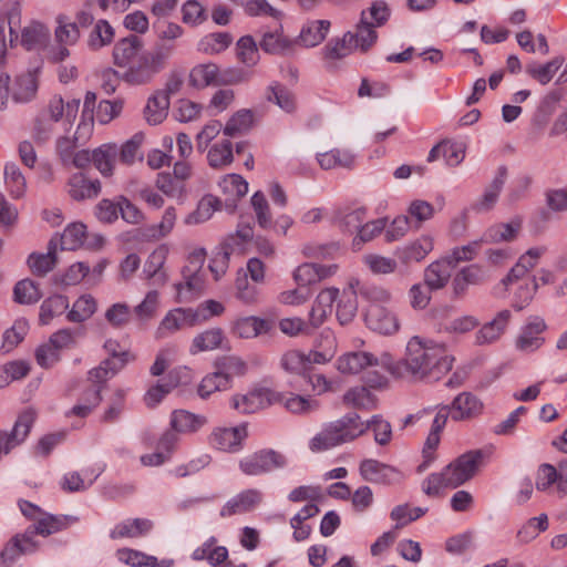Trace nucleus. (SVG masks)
<instances>
[{
	"label": "nucleus",
	"mask_w": 567,
	"mask_h": 567,
	"mask_svg": "<svg viewBox=\"0 0 567 567\" xmlns=\"http://www.w3.org/2000/svg\"><path fill=\"white\" fill-rule=\"evenodd\" d=\"M367 430L374 434V441L379 445H388L392 439V427L390 422L381 415H373L367 423L360 421V416L354 413H348L339 420L329 423L320 433L310 441L312 452H321L342 443L353 441L362 435Z\"/></svg>",
	"instance_id": "obj_1"
},
{
	"label": "nucleus",
	"mask_w": 567,
	"mask_h": 567,
	"mask_svg": "<svg viewBox=\"0 0 567 567\" xmlns=\"http://www.w3.org/2000/svg\"><path fill=\"white\" fill-rule=\"evenodd\" d=\"M453 361L443 344L413 337L408 342L402 365L416 380L436 381L452 369Z\"/></svg>",
	"instance_id": "obj_2"
},
{
	"label": "nucleus",
	"mask_w": 567,
	"mask_h": 567,
	"mask_svg": "<svg viewBox=\"0 0 567 567\" xmlns=\"http://www.w3.org/2000/svg\"><path fill=\"white\" fill-rule=\"evenodd\" d=\"M481 450L470 451L446 465L440 473L430 474L422 482V491L427 496H436L443 488H456L470 481L483 463Z\"/></svg>",
	"instance_id": "obj_3"
},
{
	"label": "nucleus",
	"mask_w": 567,
	"mask_h": 567,
	"mask_svg": "<svg viewBox=\"0 0 567 567\" xmlns=\"http://www.w3.org/2000/svg\"><path fill=\"white\" fill-rule=\"evenodd\" d=\"M174 52V43L156 42L151 50L138 58L136 63L127 68L123 75L124 81L132 85L150 83L156 74L166 69Z\"/></svg>",
	"instance_id": "obj_4"
},
{
	"label": "nucleus",
	"mask_w": 567,
	"mask_h": 567,
	"mask_svg": "<svg viewBox=\"0 0 567 567\" xmlns=\"http://www.w3.org/2000/svg\"><path fill=\"white\" fill-rule=\"evenodd\" d=\"M206 252L203 248L189 254L187 264L182 269L183 281L175 284L177 299L179 302L188 301L204 290L205 274L203 266Z\"/></svg>",
	"instance_id": "obj_5"
},
{
	"label": "nucleus",
	"mask_w": 567,
	"mask_h": 567,
	"mask_svg": "<svg viewBox=\"0 0 567 567\" xmlns=\"http://www.w3.org/2000/svg\"><path fill=\"white\" fill-rule=\"evenodd\" d=\"M56 28L54 30L55 45L48 51V60L52 63H61L66 60L71 52L69 47L75 45L81 33L75 22L70 21L65 16L56 18Z\"/></svg>",
	"instance_id": "obj_6"
},
{
	"label": "nucleus",
	"mask_w": 567,
	"mask_h": 567,
	"mask_svg": "<svg viewBox=\"0 0 567 567\" xmlns=\"http://www.w3.org/2000/svg\"><path fill=\"white\" fill-rule=\"evenodd\" d=\"M286 465V457L275 450H260L239 461V468L248 476H258Z\"/></svg>",
	"instance_id": "obj_7"
},
{
	"label": "nucleus",
	"mask_w": 567,
	"mask_h": 567,
	"mask_svg": "<svg viewBox=\"0 0 567 567\" xmlns=\"http://www.w3.org/2000/svg\"><path fill=\"white\" fill-rule=\"evenodd\" d=\"M280 393L267 388L255 389L246 394H237L231 399V406L243 414L256 413L278 401H281Z\"/></svg>",
	"instance_id": "obj_8"
},
{
	"label": "nucleus",
	"mask_w": 567,
	"mask_h": 567,
	"mask_svg": "<svg viewBox=\"0 0 567 567\" xmlns=\"http://www.w3.org/2000/svg\"><path fill=\"white\" fill-rule=\"evenodd\" d=\"M364 321L369 329L380 334L391 336L399 331L398 316L384 305L370 302L364 313Z\"/></svg>",
	"instance_id": "obj_9"
},
{
	"label": "nucleus",
	"mask_w": 567,
	"mask_h": 567,
	"mask_svg": "<svg viewBox=\"0 0 567 567\" xmlns=\"http://www.w3.org/2000/svg\"><path fill=\"white\" fill-rule=\"evenodd\" d=\"M35 420V413L31 410L22 412L10 432L0 430V456L9 454L13 449L22 444L28 437Z\"/></svg>",
	"instance_id": "obj_10"
},
{
	"label": "nucleus",
	"mask_w": 567,
	"mask_h": 567,
	"mask_svg": "<svg viewBox=\"0 0 567 567\" xmlns=\"http://www.w3.org/2000/svg\"><path fill=\"white\" fill-rule=\"evenodd\" d=\"M546 329L547 324L543 317L529 316L516 339V348L525 352H533L539 349L545 342L542 334Z\"/></svg>",
	"instance_id": "obj_11"
},
{
	"label": "nucleus",
	"mask_w": 567,
	"mask_h": 567,
	"mask_svg": "<svg viewBox=\"0 0 567 567\" xmlns=\"http://www.w3.org/2000/svg\"><path fill=\"white\" fill-rule=\"evenodd\" d=\"M264 499L262 492L257 488H248L228 499L220 508L221 517L243 515L257 508Z\"/></svg>",
	"instance_id": "obj_12"
},
{
	"label": "nucleus",
	"mask_w": 567,
	"mask_h": 567,
	"mask_svg": "<svg viewBox=\"0 0 567 567\" xmlns=\"http://www.w3.org/2000/svg\"><path fill=\"white\" fill-rule=\"evenodd\" d=\"M359 470L362 478L370 483L390 485L402 480L400 471L377 460L362 461Z\"/></svg>",
	"instance_id": "obj_13"
},
{
	"label": "nucleus",
	"mask_w": 567,
	"mask_h": 567,
	"mask_svg": "<svg viewBox=\"0 0 567 567\" xmlns=\"http://www.w3.org/2000/svg\"><path fill=\"white\" fill-rule=\"evenodd\" d=\"M247 436L246 425L215 429L209 436V444L224 452H237Z\"/></svg>",
	"instance_id": "obj_14"
},
{
	"label": "nucleus",
	"mask_w": 567,
	"mask_h": 567,
	"mask_svg": "<svg viewBox=\"0 0 567 567\" xmlns=\"http://www.w3.org/2000/svg\"><path fill=\"white\" fill-rule=\"evenodd\" d=\"M37 548L38 544L33 540L30 529L16 535L0 553V567H9L19 556L32 554Z\"/></svg>",
	"instance_id": "obj_15"
},
{
	"label": "nucleus",
	"mask_w": 567,
	"mask_h": 567,
	"mask_svg": "<svg viewBox=\"0 0 567 567\" xmlns=\"http://www.w3.org/2000/svg\"><path fill=\"white\" fill-rule=\"evenodd\" d=\"M262 95L266 102L278 106L287 114H292L297 110L296 94L279 81H271Z\"/></svg>",
	"instance_id": "obj_16"
},
{
	"label": "nucleus",
	"mask_w": 567,
	"mask_h": 567,
	"mask_svg": "<svg viewBox=\"0 0 567 567\" xmlns=\"http://www.w3.org/2000/svg\"><path fill=\"white\" fill-rule=\"evenodd\" d=\"M512 312L508 309L501 310L493 320L485 323L475 334V343L478 346L491 344L497 341L505 332Z\"/></svg>",
	"instance_id": "obj_17"
},
{
	"label": "nucleus",
	"mask_w": 567,
	"mask_h": 567,
	"mask_svg": "<svg viewBox=\"0 0 567 567\" xmlns=\"http://www.w3.org/2000/svg\"><path fill=\"white\" fill-rule=\"evenodd\" d=\"M203 317L198 311L193 309L177 308L171 310L162 320L158 328V334L162 337L165 331L175 332L185 327H193L199 323V318Z\"/></svg>",
	"instance_id": "obj_18"
},
{
	"label": "nucleus",
	"mask_w": 567,
	"mask_h": 567,
	"mask_svg": "<svg viewBox=\"0 0 567 567\" xmlns=\"http://www.w3.org/2000/svg\"><path fill=\"white\" fill-rule=\"evenodd\" d=\"M507 177V169L504 166L498 167L493 181L486 186L481 197L473 204L472 208L476 213L489 212L498 200L499 194L504 187Z\"/></svg>",
	"instance_id": "obj_19"
},
{
	"label": "nucleus",
	"mask_w": 567,
	"mask_h": 567,
	"mask_svg": "<svg viewBox=\"0 0 567 567\" xmlns=\"http://www.w3.org/2000/svg\"><path fill=\"white\" fill-rule=\"evenodd\" d=\"M433 238L424 235L395 250V257L403 264L420 262L433 250Z\"/></svg>",
	"instance_id": "obj_20"
},
{
	"label": "nucleus",
	"mask_w": 567,
	"mask_h": 567,
	"mask_svg": "<svg viewBox=\"0 0 567 567\" xmlns=\"http://www.w3.org/2000/svg\"><path fill=\"white\" fill-rule=\"evenodd\" d=\"M378 364V358L364 351L348 352L337 360V369L343 374H357L368 367H375Z\"/></svg>",
	"instance_id": "obj_21"
},
{
	"label": "nucleus",
	"mask_w": 567,
	"mask_h": 567,
	"mask_svg": "<svg viewBox=\"0 0 567 567\" xmlns=\"http://www.w3.org/2000/svg\"><path fill=\"white\" fill-rule=\"evenodd\" d=\"M338 296L337 288H326L319 292L309 313V322L313 328L320 327L326 321L332 312V306Z\"/></svg>",
	"instance_id": "obj_22"
},
{
	"label": "nucleus",
	"mask_w": 567,
	"mask_h": 567,
	"mask_svg": "<svg viewBox=\"0 0 567 567\" xmlns=\"http://www.w3.org/2000/svg\"><path fill=\"white\" fill-rule=\"evenodd\" d=\"M337 265L322 266L318 264L306 262L300 265L293 272V279L300 287L317 284L333 275Z\"/></svg>",
	"instance_id": "obj_23"
},
{
	"label": "nucleus",
	"mask_w": 567,
	"mask_h": 567,
	"mask_svg": "<svg viewBox=\"0 0 567 567\" xmlns=\"http://www.w3.org/2000/svg\"><path fill=\"white\" fill-rule=\"evenodd\" d=\"M68 193L74 200L91 199L101 193V183L99 179L91 181L82 173H76L68 182Z\"/></svg>",
	"instance_id": "obj_24"
},
{
	"label": "nucleus",
	"mask_w": 567,
	"mask_h": 567,
	"mask_svg": "<svg viewBox=\"0 0 567 567\" xmlns=\"http://www.w3.org/2000/svg\"><path fill=\"white\" fill-rule=\"evenodd\" d=\"M487 279V274L477 264H472L462 268L454 277L452 286L456 297L465 295L467 287L471 285H481Z\"/></svg>",
	"instance_id": "obj_25"
},
{
	"label": "nucleus",
	"mask_w": 567,
	"mask_h": 567,
	"mask_svg": "<svg viewBox=\"0 0 567 567\" xmlns=\"http://www.w3.org/2000/svg\"><path fill=\"white\" fill-rule=\"evenodd\" d=\"M454 267L446 257L430 264L424 270V282L430 290L444 288L452 275Z\"/></svg>",
	"instance_id": "obj_26"
},
{
	"label": "nucleus",
	"mask_w": 567,
	"mask_h": 567,
	"mask_svg": "<svg viewBox=\"0 0 567 567\" xmlns=\"http://www.w3.org/2000/svg\"><path fill=\"white\" fill-rule=\"evenodd\" d=\"M168 255V247L159 245L148 256L144 265V274L147 279H152L156 285H164L167 281V275L163 269Z\"/></svg>",
	"instance_id": "obj_27"
},
{
	"label": "nucleus",
	"mask_w": 567,
	"mask_h": 567,
	"mask_svg": "<svg viewBox=\"0 0 567 567\" xmlns=\"http://www.w3.org/2000/svg\"><path fill=\"white\" fill-rule=\"evenodd\" d=\"M449 406L454 421L472 419L481 412L482 408L477 398L470 392L460 393Z\"/></svg>",
	"instance_id": "obj_28"
},
{
	"label": "nucleus",
	"mask_w": 567,
	"mask_h": 567,
	"mask_svg": "<svg viewBox=\"0 0 567 567\" xmlns=\"http://www.w3.org/2000/svg\"><path fill=\"white\" fill-rule=\"evenodd\" d=\"M142 48L143 40L137 35L131 34L118 40L113 48L114 63L120 68L130 65Z\"/></svg>",
	"instance_id": "obj_29"
},
{
	"label": "nucleus",
	"mask_w": 567,
	"mask_h": 567,
	"mask_svg": "<svg viewBox=\"0 0 567 567\" xmlns=\"http://www.w3.org/2000/svg\"><path fill=\"white\" fill-rule=\"evenodd\" d=\"M330 25L329 20H310L302 25L299 37L295 41L306 48H313L326 39Z\"/></svg>",
	"instance_id": "obj_30"
},
{
	"label": "nucleus",
	"mask_w": 567,
	"mask_h": 567,
	"mask_svg": "<svg viewBox=\"0 0 567 567\" xmlns=\"http://www.w3.org/2000/svg\"><path fill=\"white\" fill-rule=\"evenodd\" d=\"M206 422L207 420L203 415L186 410H175L172 412L169 424L176 433L187 434L198 431Z\"/></svg>",
	"instance_id": "obj_31"
},
{
	"label": "nucleus",
	"mask_w": 567,
	"mask_h": 567,
	"mask_svg": "<svg viewBox=\"0 0 567 567\" xmlns=\"http://www.w3.org/2000/svg\"><path fill=\"white\" fill-rule=\"evenodd\" d=\"M50 40L49 29L40 22H31L21 31V44L28 51L41 50Z\"/></svg>",
	"instance_id": "obj_32"
},
{
	"label": "nucleus",
	"mask_w": 567,
	"mask_h": 567,
	"mask_svg": "<svg viewBox=\"0 0 567 567\" xmlns=\"http://www.w3.org/2000/svg\"><path fill=\"white\" fill-rule=\"evenodd\" d=\"M153 528V523L145 518L126 519L118 523L110 533L112 539L136 538L147 534Z\"/></svg>",
	"instance_id": "obj_33"
},
{
	"label": "nucleus",
	"mask_w": 567,
	"mask_h": 567,
	"mask_svg": "<svg viewBox=\"0 0 567 567\" xmlns=\"http://www.w3.org/2000/svg\"><path fill=\"white\" fill-rule=\"evenodd\" d=\"M254 125L255 112L250 109H241L228 118L223 132L228 137H235L248 133Z\"/></svg>",
	"instance_id": "obj_34"
},
{
	"label": "nucleus",
	"mask_w": 567,
	"mask_h": 567,
	"mask_svg": "<svg viewBox=\"0 0 567 567\" xmlns=\"http://www.w3.org/2000/svg\"><path fill=\"white\" fill-rule=\"evenodd\" d=\"M116 557L120 561L132 567H171L172 560H157L154 556H148L142 551L122 548L116 551Z\"/></svg>",
	"instance_id": "obj_35"
},
{
	"label": "nucleus",
	"mask_w": 567,
	"mask_h": 567,
	"mask_svg": "<svg viewBox=\"0 0 567 567\" xmlns=\"http://www.w3.org/2000/svg\"><path fill=\"white\" fill-rule=\"evenodd\" d=\"M522 229V219L516 217L509 223H498L491 226L484 234V240L488 243L513 241Z\"/></svg>",
	"instance_id": "obj_36"
},
{
	"label": "nucleus",
	"mask_w": 567,
	"mask_h": 567,
	"mask_svg": "<svg viewBox=\"0 0 567 567\" xmlns=\"http://www.w3.org/2000/svg\"><path fill=\"white\" fill-rule=\"evenodd\" d=\"M336 316L341 326L349 324L358 312V296L353 289H344L339 291L337 298Z\"/></svg>",
	"instance_id": "obj_37"
},
{
	"label": "nucleus",
	"mask_w": 567,
	"mask_h": 567,
	"mask_svg": "<svg viewBox=\"0 0 567 567\" xmlns=\"http://www.w3.org/2000/svg\"><path fill=\"white\" fill-rule=\"evenodd\" d=\"M259 44L267 53L286 54L292 50L296 41L285 37L281 27H279L274 31L265 32Z\"/></svg>",
	"instance_id": "obj_38"
},
{
	"label": "nucleus",
	"mask_w": 567,
	"mask_h": 567,
	"mask_svg": "<svg viewBox=\"0 0 567 567\" xmlns=\"http://www.w3.org/2000/svg\"><path fill=\"white\" fill-rule=\"evenodd\" d=\"M56 244L49 241L48 251L45 254L32 252L29 255L27 264L31 271L37 276H45L56 264Z\"/></svg>",
	"instance_id": "obj_39"
},
{
	"label": "nucleus",
	"mask_w": 567,
	"mask_h": 567,
	"mask_svg": "<svg viewBox=\"0 0 567 567\" xmlns=\"http://www.w3.org/2000/svg\"><path fill=\"white\" fill-rule=\"evenodd\" d=\"M374 28V23L368 19V12L362 11L355 31L352 32V41L362 52L368 51L375 43L378 34Z\"/></svg>",
	"instance_id": "obj_40"
},
{
	"label": "nucleus",
	"mask_w": 567,
	"mask_h": 567,
	"mask_svg": "<svg viewBox=\"0 0 567 567\" xmlns=\"http://www.w3.org/2000/svg\"><path fill=\"white\" fill-rule=\"evenodd\" d=\"M270 328V321L250 316L238 319L234 324V332L240 338L250 339L267 333Z\"/></svg>",
	"instance_id": "obj_41"
},
{
	"label": "nucleus",
	"mask_w": 567,
	"mask_h": 567,
	"mask_svg": "<svg viewBox=\"0 0 567 567\" xmlns=\"http://www.w3.org/2000/svg\"><path fill=\"white\" fill-rule=\"evenodd\" d=\"M189 83L197 89L219 85V68L215 63H204L194 66L189 73Z\"/></svg>",
	"instance_id": "obj_42"
},
{
	"label": "nucleus",
	"mask_w": 567,
	"mask_h": 567,
	"mask_svg": "<svg viewBox=\"0 0 567 567\" xmlns=\"http://www.w3.org/2000/svg\"><path fill=\"white\" fill-rule=\"evenodd\" d=\"M257 285L255 282L250 284L247 272L240 269L235 280V297L245 305L258 303L261 299V293Z\"/></svg>",
	"instance_id": "obj_43"
},
{
	"label": "nucleus",
	"mask_w": 567,
	"mask_h": 567,
	"mask_svg": "<svg viewBox=\"0 0 567 567\" xmlns=\"http://www.w3.org/2000/svg\"><path fill=\"white\" fill-rule=\"evenodd\" d=\"M71 519L68 516H56L45 513L42 518L38 519L28 529L32 532V537L38 534L41 536H49L51 534L61 532L70 525Z\"/></svg>",
	"instance_id": "obj_44"
},
{
	"label": "nucleus",
	"mask_w": 567,
	"mask_h": 567,
	"mask_svg": "<svg viewBox=\"0 0 567 567\" xmlns=\"http://www.w3.org/2000/svg\"><path fill=\"white\" fill-rule=\"evenodd\" d=\"M169 101L166 93H155L147 101L144 109L146 121L152 125L162 123L168 113Z\"/></svg>",
	"instance_id": "obj_45"
},
{
	"label": "nucleus",
	"mask_w": 567,
	"mask_h": 567,
	"mask_svg": "<svg viewBox=\"0 0 567 567\" xmlns=\"http://www.w3.org/2000/svg\"><path fill=\"white\" fill-rule=\"evenodd\" d=\"M37 90L38 82L35 76L30 72L21 74L16 79L12 99L17 103L29 102L34 97Z\"/></svg>",
	"instance_id": "obj_46"
},
{
	"label": "nucleus",
	"mask_w": 567,
	"mask_h": 567,
	"mask_svg": "<svg viewBox=\"0 0 567 567\" xmlns=\"http://www.w3.org/2000/svg\"><path fill=\"white\" fill-rule=\"evenodd\" d=\"M233 42L228 32H214L203 37L197 43V50L206 54H218L225 51Z\"/></svg>",
	"instance_id": "obj_47"
},
{
	"label": "nucleus",
	"mask_w": 567,
	"mask_h": 567,
	"mask_svg": "<svg viewBox=\"0 0 567 567\" xmlns=\"http://www.w3.org/2000/svg\"><path fill=\"white\" fill-rule=\"evenodd\" d=\"M219 206L220 200L217 197L213 195L204 196L199 200L196 210L187 215V217L185 218V224L198 225L207 221L213 216L214 212L219 209Z\"/></svg>",
	"instance_id": "obj_48"
},
{
	"label": "nucleus",
	"mask_w": 567,
	"mask_h": 567,
	"mask_svg": "<svg viewBox=\"0 0 567 567\" xmlns=\"http://www.w3.org/2000/svg\"><path fill=\"white\" fill-rule=\"evenodd\" d=\"M321 341L324 342L322 350L310 351L307 357L308 368L311 364H323L329 362L337 352V341L333 333L330 330H323L320 334Z\"/></svg>",
	"instance_id": "obj_49"
},
{
	"label": "nucleus",
	"mask_w": 567,
	"mask_h": 567,
	"mask_svg": "<svg viewBox=\"0 0 567 567\" xmlns=\"http://www.w3.org/2000/svg\"><path fill=\"white\" fill-rule=\"evenodd\" d=\"M207 161L213 168H224L234 161L233 144L229 140H223L214 144L207 153Z\"/></svg>",
	"instance_id": "obj_50"
},
{
	"label": "nucleus",
	"mask_w": 567,
	"mask_h": 567,
	"mask_svg": "<svg viewBox=\"0 0 567 567\" xmlns=\"http://www.w3.org/2000/svg\"><path fill=\"white\" fill-rule=\"evenodd\" d=\"M318 163L323 169L336 167L351 168L354 164V155L349 151L334 148L319 154Z\"/></svg>",
	"instance_id": "obj_51"
},
{
	"label": "nucleus",
	"mask_w": 567,
	"mask_h": 567,
	"mask_svg": "<svg viewBox=\"0 0 567 567\" xmlns=\"http://www.w3.org/2000/svg\"><path fill=\"white\" fill-rule=\"evenodd\" d=\"M343 403L354 409L371 410L375 408L377 399L365 386H355L344 393Z\"/></svg>",
	"instance_id": "obj_52"
},
{
	"label": "nucleus",
	"mask_w": 567,
	"mask_h": 567,
	"mask_svg": "<svg viewBox=\"0 0 567 567\" xmlns=\"http://www.w3.org/2000/svg\"><path fill=\"white\" fill-rule=\"evenodd\" d=\"M102 386L90 385L81 395L79 403L75 404L68 415H76L80 417L87 416L94 408H96L101 400Z\"/></svg>",
	"instance_id": "obj_53"
},
{
	"label": "nucleus",
	"mask_w": 567,
	"mask_h": 567,
	"mask_svg": "<svg viewBox=\"0 0 567 567\" xmlns=\"http://www.w3.org/2000/svg\"><path fill=\"white\" fill-rule=\"evenodd\" d=\"M280 367L290 374L306 378L308 363L306 353L299 350H288L280 358Z\"/></svg>",
	"instance_id": "obj_54"
},
{
	"label": "nucleus",
	"mask_w": 567,
	"mask_h": 567,
	"mask_svg": "<svg viewBox=\"0 0 567 567\" xmlns=\"http://www.w3.org/2000/svg\"><path fill=\"white\" fill-rule=\"evenodd\" d=\"M116 155L117 150L115 145L104 144L93 151L92 163L103 176H111Z\"/></svg>",
	"instance_id": "obj_55"
},
{
	"label": "nucleus",
	"mask_w": 567,
	"mask_h": 567,
	"mask_svg": "<svg viewBox=\"0 0 567 567\" xmlns=\"http://www.w3.org/2000/svg\"><path fill=\"white\" fill-rule=\"evenodd\" d=\"M68 308L69 300L63 295H54L45 299L40 307V323L48 324L53 317L62 315Z\"/></svg>",
	"instance_id": "obj_56"
},
{
	"label": "nucleus",
	"mask_w": 567,
	"mask_h": 567,
	"mask_svg": "<svg viewBox=\"0 0 567 567\" xmlns=\"http://www.w3.org/2000/svg\"><path fill=\"white\" fill-rule=\"evenodd\" d=\"M95 310V299L91 295H83L75 300L66 318L70 322L81 323L90 319Z\"/></svg>",
	"instance_id": "obj_57"
},
{
	"label": "nucleus",
	"mask_w": 567,
	"mask_h": 567,
	"mask_svg": "<svg viewBox=\"0 0 567 567\" xmlns=\"http://www.w3.org/2000/svg\"><path fill=\"white\" fill-rule=\"evenodd\" d=\"M4 182L13 198H21L27 189L25 177L16 163L4 166Z\"/></svg>",
	"instance_id": "obj_58"
},
{
	"label": "nucleus",
	"mask_w": 567,
	"mask_h": 567,
	"mask_svg": "<svg viewBox=\"0 0 567 567\" xmlns=\"http://www.w3.org/2000/svg\"><path fill=\"white\" fill-rule=\"evenodd\" d=\"M223 341L221 329H210L197 334L192 342L190 353L196 354L203 351L217 349Z\"/></svg>",
	"instance_id": "obj_59"
},
{
	"label": "nucleus",
	"mask_w": 567,
	"mask_h": 567,
	"mask_svg": "<svg viewBox=\"0 0 567 567\" xmlns=\"http://www.w3.org/2000/svg\"><path fill=\"white\" fill-rule=\"evenodd\" d=\"M352 31H348L341 39L331 40L324 47V55L327 59L338 60L349 55L352 51L357 50L352 41Z\"/></svg>",
	"instance_id": "obj_60"
},
{
	"label": "nucleus",
	"mask_w": 567,
	"mask_h": 567,
	"mask_svg": "<svg viewBox=\"0 0 567 567\" xmlns=\"http://www.w3.org/2000/svg\"><path fill=\"white\" fill-rule=\"evenodd\" d=\"M113 38L114 29L106 20L100 19L96 21L89 35L87 45L92 50H99L110 44L113 41Z\"/></svg>",
	"instance_id": "obj_61"
},
{
	"label": "nucleus",
	"mask_w": 567,
	"mask_h": 567,
	"mask_svg": "<svg viewBox=\"0 0 567 567\" xmlns=\"http://www.w3.org/2000/svg\"><path fill=\"white\" fill-rule=\"evenodd\" d=\"M14 301L21 305H31L38 302L42 293L34 281L23 279L16 284L13 289Z\"/></svg>",
	"instance_id": "obj_62"
},
{
	"label": "nucleus",
	"mask_w": 567,
	"mask_h": 567,
	"mask_svg": "<svg viewBox=\"0 0 567 567\" xmlns=\"http://www.w3.org/2000/svg\"><path fill=\"white\" fill-rule=\"evenodd\" d=\"M86 226L82 223L69 225L61 235V249L74 250L84 243Z\"/></svg>",
	"instance_id": "obj_63"
},
{
	"label": "nucleus",
	"mask_w": 567,
	"mask_h": 567,
	"mask_svg": "<svg viewBox=\"0 0 567 567\" xmlns=\"http://www.w3.org/2000/svg\"><path fill=\"white\" fill-rule=\"evenodd\" d=\"M229 388L230 385L227 377H224V374L217 370L203 378L197 392L202 399H206L216 391H224Z\"/></svg>",
	"instance_id": "obj_64"
}]
</instances>
